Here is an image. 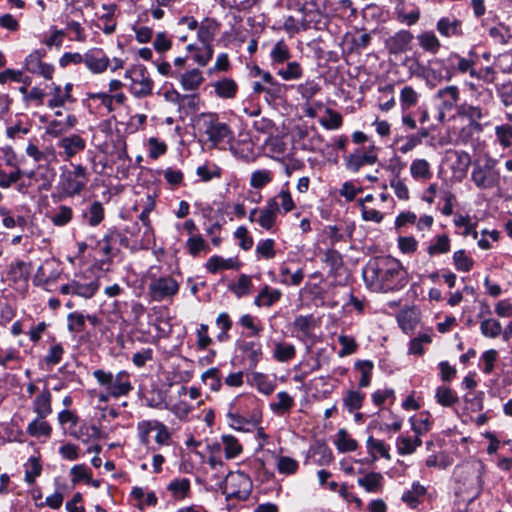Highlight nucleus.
Returning a JSON list of instances; mask_svg holds the SVG:
<instances>
[{"instance_id": "obj_1", "label": "nucleus", "mask_w": 512, "mask_h": 512, "mask_svg": "<svg viewBox=\"0 0 512 512\" xmlns=\"http://www.w3.org/2000/svg\"><path fill=\"white\" fill-rule=\"evenodd\" d=\"M363 278L368 287L377 292L398 291L407 284L406 270L397 259L389 256L369 261L363 269Z\"/></svg>"}, {"instance_id": "obj_2", "label": "nucleus", "mask_w": 512, "mask_h": 512, "mask_svg": "<svg viewBox=\"0 0 512 512\" xmlns=\"http://www.w3.org/2000/svg\"><path fill=\"white\" fill-rule=\"evenodd\" d=\"M199 131L206 137L205 142L210 148H224L234 139L230 127L219 120L215 113H202L198 120Z\"/></svg>"}, {"instance_id": "obj_3", "label": "nucleus", "mask_w": 512, "mask_h": 512, "mask_svg": "<svg viewBox=\"0 0 512 512\" xmlns=\"http://www.w3.org/2000/svg\"><path fill=\"white\" fill-rule=\"evenodd\" d=\"M31 278V263L16 258L12 260L2 275L1 280L15 293V296L24 300L29 294V280Z\"/></svg>"}, {"instance_id": "obj_4", "label": "nucleus", "mask_w": 512, "mask_h": 512, "mask_svg": "<svg viewBox=\"0 0 512 512\" xmlns=\"http://www.w3.org/2000/svg\"><path fill=\"white\" fill-rule=\"evenodd\" d=\"M476 57L477 54L472 49L469 51L467 58L452 52L447 57L448 66H445L442 59H435L432 61V65L439 67L438 77L440 79L450 80L455 72L461 74L469 73L471 77L479 78L475 69Z\"/></svg>"}, {"instance_id": "obj_5", "label": "nucleus", "mask_w": 512, "mask_h": 512, "mask_svg": "<svg viewBox=\"0 0 512 512\" xmlns=\"http://www.w3.org/2000/svg\"><path fill=\"white\" fill-rule=\"evenodd\" d=\"M92 375L97 383L112 395V398L126 397L134 389L131 376L125 370L113 374L110 371L97 369L93 371Z\"/></svg>"}, {"instance_id": "obj_6", "label": "nucleus", "mask_w": 512, "mask_h": 512, "mask_svg": "<svg viewBox=\"0 0 512 512\" xmlns=\"http://www.w3.org/2000/svg\"><path fill=\"white\" fill-rule=\"evenodd\" d=\"M497 160L486 157L482 162L473 164L471 180L479 189H490L499 184L500 174L496 169Z\"/></svg>"}, {"instance_id": "obj_7", "label": "nucleus", "mask_w": 512, "mask_h": 512, "mask_svg": "<svg viewBox=\"0 0 512 512\" xmlns=\"http://www.w3.org/2000/svg\"><path fill=\"white\" fill-rule=\"evenodd\" d=\"M63 269L60 261L47 258L37 267L32 277V283L45 291H52L53 286L62 275Z\"/></svg>"}, {"instance_id": "obj_8", "label": "nucleus", "mask_w": 512, "mask_h": 512, "mask_svg": "<svg viewBox=\"0 0 512 512\" xmlns=\"http://www.w3.org/2000/svg\"><path fill=\"white\" fill-rule=\"evenodd\" d=\"M74 169L64 172L61 175V191L67 196L79 195L88 182L86 168L81 164L73 165Z\"/></svg>"}, {"instance_id": "obj_9", "label": "nucleus", "mask_w": 512, "mask_h": 512, "mask_svg": "<svg viewBox=\"0 0 512 512\" xmlns=\"http://www.w3.org/2000/svg\"><path fill=\"white\" fill-rule=\"evenodd\" d=\"M179 287V283L170 275L160 277L151 276L148 291L152 300L161 302L177 295Z\"/></svg>"}, {"instance_id": "obj_10", "label": "nucleus", "mask_w": 512, "mask_h": 512, "mask_svg": "<svg viewBox=\"0 0 512 512\" xmlns=\"http://www.w3.org/2000/svg\"><path fill=\"white\" fill-rule=\"evenodd\" d=\"M252 489V481L244 472L229 473L225 481L224 493L228 499L246 500Z\"/></svg>"}, {"instance_id": "obj_11", "label": "nucleus", "mask_w": 512, "mask_h": 512, "mask_svg": "<svg viewBox=\"0 0 512 512\" xmlns=\"http://www.w3.org/2000/svg\"><path fill=\"white\" fill-rule=\"evenodd\" d=\"M413 40V34L408 30L402 29L386 39L385 47L389 54L398 55L409 51Z\"/></svg>"}, {"instance_id": "obj_12", "label": "nucleus", "mask_w": 512, "mask_h": 512, "mask_svg": "<svg viewBox=\"0 0 512 512\" xmlns=\"http://www.w3.org/2000/svg\"><path fill=\"white\" fill-rule=\"evenodd\" d=\"M280 213L279 201L277 197L269 198L266 205L260 208L257 223L266 231H272L276 224L277 216Z\"/></svg>"}, {"instance_id": "obj_13", "label": "nucleus", "mask_w": 512, "mask_h": 512, "mask_svg": "<svg viewBox=\"0 0 512 512\" xmlns=\"http://www.w3.org/2000/svg\"><path fill=\"white\" fill-rule=\"evenodd\" d=\"M110 60L101 48H91L84 53V64L93 74H101L106 71Z\"/></svg>"}, {"instance_id": "obj_14", "label": "nucleus", "mask_w": 512, "mask_h": 512, "mask_svg": "<svg viewBox=\"0 0 512 512\" xmlns=\"http://www.w3.org/2000/svg\"><path fill=\"white\" fill-rule=\"evenodd\" d=\"M436 30L445 38H461L464 36L463 21L454 15L441 17L436 23Z\"/></svg>"}, {"instance_id": "obj_15", "label": "nucleus", "mask_w": 512, "mask_h": 512, "mask_svg": "<svg viewBox=\"0 0 512 512\" xmlns=\"http://www.w3.org/2000/svg\"><path fill=\"white\" fill-rule=\"evenodd\" d=\"M127 237L124 236L118 229L110 228L103 236L102 240L97 241V246H101V251L107 259H112L119 251L115 245L117 243H124Z\"/></svg>"}, {"instance_id": "obj_16", "label": "nucleus", "mask_w": 512, "mask_h": 512, "mask_svg": "<svg viewBox=\"0 0 512 512\" xmlns=\"http://www.w3.org/2000/svg\"><path fill=\"white\" fill-rule=\"evenodd\" d=\"M378 161L376 154L366 152L363 149H356L349 156L345 157L346 169L350 172L356 173L365 165H373Z\"/></svg>"}, {"instance_id": "obj_17", "label": "nucleus", "mask_w": 512, "mask_h": 512, "mask_svg": "<svg viewBox=\"0 0 512 512\" xmlns=\"http://www.w3.org/2000/svg\"><path fill=\"white\" fill-rule=\"evenodd\" d=\"M154 82L149 77L146 68L140 67L138 74L132 78L131 93L137 98L147 97L152 94Z\"/></svg>"}, {"instance_id": "obj_18", "label": "nucleus", "mask_w": 512, "mask_h": 512, "mask_svg": "<svg viewBox=\"0 0 512 512\" xmlns=\"http://www.w3.org/2000/svg\"><path fill=\"white\" fill-rule=\"evenodd\" d=\"M219 23L213 18H205L199 25L197 39L203 46H212V42L218 33Z\"/></svg>"}, {"instance_id": "obj_19", "label": "nucleus", "mask_w": 512, "mask_h": 512, "mask_svg": "<svg viewBox=\"0 0 512 512\" xmlns=\"http://www.w3.org/2000/svg\"><path fill=\"white\" fill-rule=\"evenodd\" d=\"M58 146L63 149L66 158L70 159L85 149L86 141L80 135L73 134L63 137Z\"/></svg>"}, {"instance_id": "obj_20", "label": "nucleus", "mask_w": 512, "mask_h": 512, "mask_svg": "<svg viewBox=\"0 0 512 512\" xmlns=\"http://www.w3.org/2000/svg\"><path fill=\"white\" fill-rule=\"evenodd\" d=\"M457 112L460 116L467 117L470 120V127H474L478 131H481V125L477 123V121L488 115V111L486 109L467 103L457 106Z\"/></svg>"}, {"instance_id": "obj_21", "label": "nucleus", "mask_w": 512, "mask_h": 512, "mask_svg": "<svg viewBox=\"0 0 512 512\" xmlns=\"http://www.w3.org/2000/svg\"><path fill=\"white\" fill-rule=\"evenodd\" d=\"M459 96L460 92L457 86L451 85L439 89L436 93V98H438L441 102V113L452 110V108L457 105Z\"/></svg>"}, {"instance_id": "obj_22", "label": "nucleus", "mask_w": 512, "mask_h": 512, "mask_svg": "<svg viewBox=\"0 0 512 512\" xmlns=\"http://www.w3.org/2000/svg\"><path fill=\"white\" fill-rule=\"evenodd\" d=\"M239 348L243 352L249 368L254 369L263 356L262 344L258 341H244Z\"/></svg>"}, {"instance_id": "obj_23", "label": "nucleus", "mask_w": 512, "mask_h": 512, "mask_svg": "<svg viewBox=\"0 0 512 512\" xmlns=\"http://www.w3.org/2000/svg\"><path fill=\"white\" fill-rule=\"evenodd\" d=\"M207 271L212 274H215L220 269L228 270H238L241 267V263L237 258H227L224 259L219 255H214L208 259L205 264Z\"/></svg>"}, {"instance_id": "obj_24", "label": "nucleus", "mask_w": 512, "mask_h": 512, "mask_svg": "<svg viewBox=\"0 0 512 512\" xmlns=\"http://www.w3.org/2000/svg\"><path fill=\"white\" fill-rule=\"evenodd\" d=\"M52 395L48 388H44L33 400V411L39 418H46L52 413Z\"/></svg>"}, {"instance_id": "obj_25", "label": "nucleus", "mask_w": 512, "mask_h": 512, "mask_svg": "<svg viewBox=\"0 0 512 512\" xmlns=\"http://www.w3.org/2000/svg\"><path fill=\"white\" fill-rule=\"evenodd\" d=\"M281 297V290L273 289L269 285H264V287L259 291L258 295L255 297L254 304L258 307H271L276 302H278L281 299Z\"/></svg>"}, {"instance_id": "obj_26", "label": "nucleus", "mask_w": 512, "mask_h": 512, "mask_svg": "<svg viewBox=\"0 0 512 512\" xmlns=\"http://www.w3.org/2000/svg\"><path fill=\"white\" fill-rule=\"evenodd\" d=\"M69 434L83 443H88L91 439L100 438L101 431L97 426L83 422L78 428L69 429Z\"/></svg>"}, {"instance_id": "obj_27", "label": "nucleus", "mask_w": 512, "mask_h": 512, "mask_svg": "<svg viewBox=\"0 0 512 512\" xmlns=\"http://www.w3.org/2000/svg\"><path fill=\"white\" fill-rule=\"evenodd\" d=\"M215 94L222 99H233L236 97L238 85L232 78H223L214 84Z\"/></svg>"}, {"instance_id": "obj_28", "label": "nucleus", "mask_w": 512, "mask_h": 512, "mask_svg": "<svg viewBox=\"0 0 512 512\" xmlns=\"http://www.w3.org/2000/svg\"><path fill=\"white\" fill-rule=\"evenodd\" d=\"M435 400L442 407L450 408L459 402V397L449 386L441 385L435 390Z\"/></svg>"}, {"instance_id": "obj_29", "label": "nucleus", "mask_w": 512, "mask_h": 512, "mask_svg": "<svg viewBox=\"0 0 512 512\" xmlns=\"http://www.w3.org/2000/svg\"><path fill=\"white\" fill-rule=\"evenodd\" d=\"M418 45L426 52L436 54L441 48V43L433 31H425L417 35Z\"/></svg>"}, {"instance_id": "obj_30", "label": "nucleus", "mask_w": 512, "mask_h": 512, "mask_svg": "<svg viewBox=\"0 0 512 512\" xmlns=\"http://www.w3.org/2000/svg\"><path fill=\"white\" fill-rule=\"evenodd\" d=\"M451 240L447 234L437 235L433 238L427 247V253L433 257L435 255L446 254L450 251Z\"/></svg>"}, {"instance_id": "obj_31", "label": "nucleus", "mask_w": 512, "mask_h": 512, "mask_svg": "<svg viewBox=\"0 0 512 512\" xmlns=\"http://www.w3.org/2000/svg\"><path fill=\"white\" fill-rule=\"evenodd\" d=\"M104 214L103 204L100 201H93L88 210L83 212V218L90 226L95 227L103 221Z\"/></svg>"}, {"instance_id": "obj_32", "label": "nucleus", "mask_w": 512, "mask_h": 512, "mask_svg": "<svg viewBox=\"0 0 512 512\" xmlns=\"http://www.w3.org/2000/svg\"><path fill=\"white\" fill-rule=\"evenodd\" d=\"M497 96L505 108L506 118L512 122V82L497 87Z\"/></svg>"}, {"instance_id": "obj_33", "label": "nucleus", "mask_w": 512, "mask_h": 512, "mask_svg": "<svg viewBox=\"0 0 512 512\" xmlns=\"http://www.w3.org/2000/svg\"><path fill=\"white\" fill-rule=\"evenodd\" d=\"M488 34L495 44L506 45L512 38L511 30L503 23L488 28Z\"/></svg>"}, {"instance_id": "obj_34", "label": "nucleus", "mask_w": 512, "mask_h": 512, "mask_svg": "<svg viewBox=\"0 0 512 512\" xmlns=\"http://www.w3.org/2000/svg\"><path fill=\"white\" fill-rule=\"evenodd\" d=\"M426 488L419 482H414L410 490L402 494L401 500L411 508H416L420 501L419 498L426 494Z\"/></svg>"}, {"instance_id": "obj_35", "label": "nucleus", "mask_w": 512, "mask_h": 512, "mask_svg": "<svg viewBox=\"0 0 512 512\" xmlns=\"http://www.w3.org/2000/svg\"><path fill=\"white\" fill-rule=\"evenodd\" d=\"M203 81L202 73L198 69H191L181 75V85L186 91L198 89Z\"/></svg>"}, {"instance_id": "obj_36", "label": "nucleus", "mask_w": 512, "mask_h": 512, "mask_svg": "<svg viewBox=\"0 0 512 512\" xmlns=\"http://www.w3.org/2000/svg\"><path fill=\"white\" fill-rule=\"evenodd\" d=\"M73 282L74 295L85 299L92 298L99 289V282L97 279L88 282H81L80 280L74 279Z\"/></svg>"}, {"instance_id": "obj_37", "label": "nucleus", "mask_w": 512, "mask_h": 512, "mask_svg": "<svg viewBox=\"0 0 512 512\" xmlns=\"http://www.w3.org/2000/svg\"><path fill=\"white\" fill-rule=\"evenodd\" d=\"M272 65L283 64L291 58V52L284 40H279L273 46L270 52Z\"/></svg>"}, {"instance_id": "obj_38", "label": "nucleus", "mask_w": 512, "mask_h": 512, "mask_svg": "<svg viewBox=\"0 0 512 512\" xmlns=\"http://www.w3.org/2000/svg\"><path fill=\"white\" fill-rule=\"evenodd\" d=\"M277 401L270 403V409L277 415H283L294 405L293 398L285 391L276 395Z\"/></svg>"}, {"instance_id": "obj_39", "label": "nucleus", "mask_w": 512, "mask_h": 512, "mask_svg": "<svg viewBox=\"0 0 512 512\" xmlns=\"http://www.w3.org/2000/svg\"><path fill=\"white\" fill-rule=\"evenodd\" d=\"M410 173L415 180H428L432 176L430 164L425 159L413 160L410 165Z\"/></svg>"}, {"instance_id": "obj_40", "label": "nucleus", "mask_w": 512, "mask_h": 512, "mask_svg": "<svg viewBox=\"0 0 512 512\" xmlns=\"http://www.w3.org/2000/svg\"><path fill=\"white\" fill-rule=\"evenodd\" d=\"M365 394L358 390H349L343 397V406L349 413L358 411L364 402Z\"/></svg>"}, {"instance_id": "obj_41", "label": "nucleus", "mask_w": 512, "mask_h": 512, "mask_svg": "<svg viewBox=\"0 0 512 512\" xmlns=\"http://www.w3.org/2000/svg\"><path fill=\"white\" fill-rule=\"evenodd\" d=\"M190 487L191 484L189 479L176 478L168 484L167 490L171 492L174 498L184 499L190 492Z\"/></svg>"}, {"instance_id": "obj_42", "label": "nucleus", "mask_w": 512, "mask_h": 512, "mask_svg": "<svg viewBox=\"0 0 512 512\" xmlns=\"http://www.w3.org/2000/svg\"><path fill=\"white\" fill-rule=\"evenodd\" d=\"M52 98L48 101L47 106L51 109L57 107H63L66 102H73L72 95H68L67 92H63V89L58 84H52V91L50 93Z\"/></svg>"}, {"instance_id": "obj_43", "label": "nucleus", "mask_w": 512, "mask_h": 512, "mask_svg": "<svg viewBox=\"0 0 512 512\" xmlns=\"http://www.w3.org/2000/svg\"><path fill=\"white\" fill-rule=\"evenodd\" d=\"M325 234L329 240L331 247H334L337 243L345 241L346 237H351L352 229L346 227L345 231L338 225H329L325 229Z\"/></svg>"}, {"instance_id": "obj_44", "label": "nucleus", "mask_w": 512, "mask_h": 512, "mask_svg": "<svg viewBox=\"0 0 512 512\" xmlns=\"http://www.w3.org/2000/svg\"><path fill=\"white\" fill-rule=\"evenodd\" d=\"M279 272L281 276L280 282L285 285L298 286L304 278V272L302 269H298L291 273L289 267L285 263L280 265Z\"/></svg>"}, {"instance_id": "obj_45", "label": "nucleus", "mask_w": 512, "mask_h": 512, "mask_svg": "<svg viewBox=\"0 0 512 512\" xmlns=\"http://www.w3.org/2000/svg\"><path fill=\"white\" fill-rule=\"evenodd\" d=\"M277 75L285 81L298 80L303 76V69L299 62L292 61L278 69Z\"/></svg>"}, {"instance_id": "obj_46", "label": "nucleus", "mask_w": 512, "mask_h": 512, "mask_svg": "<svg viewBox=\"0 0 512 512\" xmlns=\"http://www.w3.org/2000/svg\"><path fill=\"white\" fill-rule=\"evenodd\" d=\"M420 94L412 86H404L400 91V105L403 112L418 103Z\"/></svg>"}, {"instance_id": "obj_47", "label": "nucleus", "mask_w": 512, "mask_h": 512, "mask_svg": "<svg viewBox=\"0 0 512 512\" xmlns=\"http://www.w3.org/2000/svg\"><path fill=\"white\" fill-rule=\"evenodd\" d=\"M373 368V362L370 360H358L355 362V369L361 373L358 383L360 388H366L370 385Z\"/></svg>"}, {"instance_id": "obj_48", "label": "nucleus", "mask_w": 512, "mask_h": 512, "mask_svg": "<svg viewBox=\"0 0 512 512\" xmlns=\"http://www.w3.org/2000/svg\"><path fill=\"white\" fill-rule=\"evenodd\" d=\"M44 419L45 418H39L37 416L36 419H34L28 424L27 433L32 437L50 436L52 428Z\"/></svg>"}, {"instance_id": "obj_49", "label": "nucleus", "mask_w": 512, "mask_h": 512, "mask_svg": "<svg viewBox=\"0 0 512 512\" xmlns=\"http://www.w3.org/2000/svg\"><path fill=\"white\" fill-rule=\"evenodd\" d=\"M480 331L486 338H497L503 333L501 323L493 318L482 320L480 323Z\"/></svg>"}, {"instance_id": "obj_50", "label": "nucleus", "mask_w": 512, "mask_h": 512, "mask_svg": "<svg viewBox=\"0 0 512 512\" xmlns=\"http://www.w3.org/2000/svg\"><path fill=\"white\" fill-rule=\"evenodd\" d=\"M292 325L296 331L301 332L304 337H308L315 327V320L313 315H298Z\"/></svg>"}, {"instance_id": "obj_51", "label": "nucleus", "mask_w": 512, "mask_h": 512, "mask_svg": "<svg viewBox=\"0 0 512 512\" xmlns=\"http://www.w3.org/2000/svg\"><path fill=\"white\" fill-rule=\"evenodd\" d=\"M325 113L327 116L319 120L322 127L327 130H336L342 126L343 118L339 112L331 108H326Z\"/></svg>"}, {"instance_id": "obj_52", "label": "nucleus", "mask_w": 512, "mask_h": 512, "mask_svg": "<svg viewBox=\"0 0 512 512\" xmlns=\"http://www.w3.org/2000/svg\"><path fill=\"white\" fill-rule=\"evenodd\" d=\"M397 20L408 26L416 24L420 18V10L413 8L411 11L406 12L403 4H398L395 8Z\"/></svg>"}, {"instance_id": "obj_53", "label": "nucleus", "mask_w": 512, "mask_h": 512, "mask_svg": "<svg viewBox=\"0 0 512 512\" xmlns=\"http://www.w3.org/2000/svg\"><path fill=\"white\" fill-rule=\"evenodd\" d=\"M296 355V348L293 344L289 343H277L273 351V357L278 362H288L293 359Z\"/></svg>"}, {"instance_id": "obj_54", "label": "nucleus", "mask_w": 512, "mask_h": 512, "mask_svg": "<svg viewBox=\"0 0 512 512\" xmlns=\"http://www.w3.org/2000/svg\"><path fill=\"white\" fill-rule=\"evenodd\" d=\"M102 8L106 11L101 17L100 21H103V26H101L102 31L110 35L116 29V22L113 20V16L116 10L115 4L103 5Z\"/></svg>"}, {"instance_id": "obj_55", "label": "nucleus", "mask_w": 512, "mask_h": 512, "mask_svg": "<svg viewBox=\"0 0 512 512\" xmlns=\"http://www.w3.org/2000/svg\"><path fill=\"white\" fill-rule=\"evenodd\" d=\"M273 180V173L270 170H256L251 174L250 186L255 189H262Z\"/></svg>"}, {"instance_id": "obj_56", "label": "nucleus", "mask_w": 512, "mask_h": 512, "mask_svg": "<svg viewBox=\"0 0 512 512\" xmlns=\"http://www.w3.org/2000/svg\"><path fill=\"white\" fill-rule=\"evenodd\" d=\"M222 442L227 459L235 458L242 452V446L236 437L232 435H223Z\"/></svg>"}, {"instance_id": "obj_57", "label": "nucleus", "mask_w": 512, "mask_h": 512, "mask_svg": "<svg viewBox=\"0 0 512 512\" xmlns=\"http://www.w3.org/2000/svg\"><path fill=\"white\" fill-rule=\"evenodd\" d=\"M158 420H142L137 424L138 438L142 445L150 442V433L155 430Z\"/></svg>"}, {"instance_id": "obj_58", "label": "nucleus", "mask_w": 512, "mask_h": 512, "mask_svg": "<svg viewBox=\"0 0 512 512\" xmlns=\"http://www.w3.org/2000/svg\"><path fill=\"white\" fill-rule=\"evenodd\" d=\"M185 247L187 252L196 257L202 250H209V247L201 235H192L190 236L185 243Z\"/></svg>"}, {"instance_id": "obj_59", "label": "nucleus", "mask_w": 512, "mask_h": 512, "mask_svg": "<svg viewBox=\"0 0 512 512\" xmlns=\"http://www.w3.org/2000/svg\"><path fill=\"white\" fill-rule=\"evenodd\" d=\"M276 197H277V201L280 200V202H279L280 213L282 212L284 214H287L295 208V203H294L292 195L288 189V183H285L283 185L282 189L280 190V192L278 193V195Z\"/></svg>"}, {"instance_id": "obj_60", "label": "nucleus", "mask_w": 512, "mask_h": 512, "mask_svg": "<svg viewBox=\"0 0 512 512\" xmlns=\"http://www.w3.org/2000/svg\"><path fill=\"white\" fill-rule=\"evenodd\" d=\"M0 216L2 218V224L8 229L15 227H24L26 224L25 217L18 215L15 217L8 209L0 207Z\"/></svg>"}, {"instance_id": "obj_61", "label": "nucleus", "mask_w": 512, "mask_h": 512, "mask_svg": "<svg viewBox=\"0 0 512 512\" xmlns=\"http://www.w3.org/2000/svg\"><path fill=\"white\" fill-rule=\"evenodd\" d=\"M382 475L376 472H370L357 480L358 485L365 488L367 492H375L380 487Z\"/></svg>"}, {"instance_id": "obj_62", "label": "nucleus", "mask_w": 512, "mask_h": 512, "mask_svg": "<svg viewBox=\"0 0 512 512\" xmlns=\"http://www.w3.org/2000/svg\"><path fill=\"white\" fill-rule=\"evenodd\" d=\"M453 262L458 271L468 272L474 265V260L469 257L465 250L460 249L453 253Z\"/></svg>"}, {"instance_id": "obj_63", "label": "nucleus", "mask_w": 512, "mask_h": 512, "mask_svg": "<svg viewBox=\"0 0 512 512\" xmlns=\"http://www.w3.org/2000/svg\"><path fill=\"white\" fill-rule=\"evenodd\" d=\"M336 446L340 452H352L357 449V442L349 437L345 429H340L337 433Z\"/></svg>"}, {"instance_id": "obj_64", "label": "nucleus", "mask_w": 512, "mask_h": 512, "mask_svg": "<svg viewBox=\"0 0 512 512\" xmlns=\"http://www.w3.org/2000/svg\"><path fill=\"white\" fill-rule=\"evenodd\" d=\"M73 211L69 206L60 205L51 216V221L55 226H65L72 219Z\"/></svg>"}]
</instances>
